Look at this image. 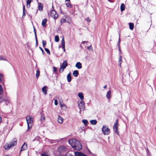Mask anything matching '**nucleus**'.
<instances>
[{"mask_svg": "<svg viewBox=\"0 0 156 156\" xmlns=\"http://www.w3.org/2000/svg\"><path fill=\"white\" fill-rule=\"evenodd\" d=\"M17 143V140L16 138H13L9 144L6 143L4 147V148L6 150H8L10 148L16 146Z\"/></svg>", "mask_w": 156, "mask_h": 156, "instance_id": "1", "label": "nucleus"}, {"mask_svg": "<svg viewBox=\"0 0 156 156\" xmlns=\"http://www.w3.org/2000/svg\"><path fill=\"white\" fill-rule=\"evenodd\" d=\"M26 119L27 123L28 129L29 130L32 126L33 122V118L31 116L29 115L26 117Z\"/></svg>", "mask_w": 156, "mask_h": 156, "instance_id": "2", "label": "nucleus"}, {"mask_svg": "<svg viewBox=\"0 0 156 156\" xmlns=\"http://www.w3.org/2000/svg\"><path fill=\"white\" fill-rule=\"evenodd\" d=\"M78 107L80 110V113L81 111H84L85 109V104L83 101H80L78 102Z\"/></svg>", "mask_w": 156, "mask_h": 156, "instance_id": "3", "label": "nucleus"}, {"mask_svg": "<svg viewBox=\"0 0 156 156\" xmlns=\"http://www.w3.org/2000/svg\"><path fill=\"white\" fill-rule=\"evenodd\" d=\"M102 131L103 134L105 135H108L110 133V129L106 126H103L102 129Z\"/></svg>", "mask_w": 156, "mask_h": 156, "instance_id": "4", "label": "nucleus"}, {"mask_svg": "<svg viewBox=\"0 0 156 156\" xmlns=\"http://www.w3.org/2000/svg\"><path fill=\"white\" fill-rule=\"evenodd\" d=\"M67 66V61H64L59 69V72L60 73H62L64 69L66 68Z\"/></svg>", "mask_w": 156, "mask_h": 156, "instance_id": "5", "label": "nucleus"}, {"mask_svg": "<svg viewBox=\"0 0 156 156\" xmlns=\"http://www.w3.org/2000/svg\"><path fill=\"white\" fill-rule=\"evenodd\" d=\"M119 125L118 124V121L117 120H116L114 125L113 126V129L114 131H115V133H117L118 135L119 134V132L118 130V127H119Z\"/></svg>", "mask_w": 156, "mask_h": 156, "instance_id": "6", "label": "nucleus"}, {"mask_svg": "<svg viewBox=\"0 0 156 156\" xmlns=\"http://www.w3.org/2000/svg\"><path fill=\"white\" fill-rule=\"evenodd\" d=\"M51 16L54 19H57L58 16V14L56 13L55 10H51Z\"/></svg>", "mask_w": 156, "mask_h": 156, "instance_id": "7", "label": "nucleus"}, {"mask_svg": "<svg viewBox=\"0 0 156 156\" xmlns=\"http://www.w3.org/2000/svg\"><path fill=\"white\" fill-rule=\"evenodd\" d=\"M67 150V148L64 146H61L58 147V151L60 153H62Z\"/></svg>", "mask_w": 156, "mask_h": 156, "instance_id": "8", "label": "nucleus"}, {"mask_svg": "<svg viewBox=\"0 0 156 156\" xmlns=\"http://www.w3.org/2000/svg\"><path fill=\"white\" fill-rule=\"evenodd\" d=\"M79 144V147H78L77 148V150L79 151L81 150L82 148V147L80 142L79 141L76 140V141L74 144L75 146L74 147H75V144Z\"/></svg>", "mask_w": 156, "mask_h": 156, "instance_id": "9", "label": "nucleus"}, {"mask_svg": "<svg viewBox=\"0 0 156 156\" xmlns=\"http://www.w3.org/2000/svg\"><path fill=\"white\" fill-rule=\"evenodd\" d=\"M76 141V139H72L69 140V144L72 146L73 147H75L74 143Z\"/></svg>", "mask_w": 156, "mask_h": 156, "instance_id": "10", "label": "nucleus"}, {"mask_svg": "<svg viewBox=\"0 0 156 156\" xmlns=\"http://www.w3.org/2000/svg\"><path fill=\"white\" fill-rule=\"evenodd\" d=\"M57 120L59 123L61 124L63 122L64 119L62 117L60 116V115H58Z\"/></svg>", "mask_w": 156, "mask_h": 156, "instance_id": "11", "label": "nucleus"}, {"mask_svg": "<svg viewBox=\"0 0 156 156\" xmlns=\"http://www.w3.org/2000/svg\"><path fill=\"white\" fill-rule=\"evenodd\" d=\"M111 91L109 90L107 92L106 94V97L109 101H110V98H111Z\"/></svg>", "mask_w": 156, "mask_h": 156, "instance_id": "12", "label": "nucleus"}, {"mask_svg": "<svg viewBox=\"0 0 156 156\" xmlns=\"http://www.w3.org/2000/svg\"><path fill=\"white\" fill-rule=\"evenodd\" d=\"M75 156H86V155L81 152L76 151L74 152Z\"/></svg>", "mask_w": 156, "mask_h": 156, "instance_id": "13", "label": "nucleus"}, {"mask_svg": "<svg viewBox=\"0 0 156 156\" xmlns=\"http://www.w3.org/2000/svg\"><path fill=\"white\" fill-rule=\"evenodd\" d=\"M27 149V144L24 143L21 147L20 152L26 150Z\"/></svg>", "mask_w": 156, "mask_h": 156, "instance_id": "14", "label": "nucleus"}, {"mask_svg": "<svg viewBox=\"0 0 156 156\" xmlns=\"http://www.w3.org/2000/svg\"><path fill=\"white\" fill-rule=\"evenodd\" d=\"M75 66L78 69H81L82 68V64L79 62H77L75 65Z\"/></svg>", "mask_w": 156, "mask_h": 156, "instance_id": "15", "label": "nucleus"}, {"mask_svg": "<svg viewBox=\"0 0 156 156\" xmlns=\"http://www.w3.org/2000/svg\"><path fill=\"white\" fill-rule=\"evenodd\" d=\"M78 96L81 100V101H83L84 99L83 94L82 92H79L78 94Z\"/></svg>", "mask_w": 156, "mask_h": 156, "instance_id": "16", "label": "nucleus"}, {"mask_svg": "<svg viewBox=\"0 0 156 156\" xmlns=\"http://www.w3.org/2000/svg\"><path fill=\"white\" fill-rule=\"evenodd\" d=\"M47 21V20L46 18H45L44 19L42 22V25L44 27H45L46 26V23Z\"/></svg>", "mask_w": 156, "mask_h": 156, "instance_id": "17", "label": "nucleus"}, {"mask_svg": "<svg viewBox=\"0 0 156 156\" xmlns=\"http://www.w3.org/2000/svg\"><path fill=\"white\" fill-rule=\"evenodd\" d=\"M67 79L68 82H70L71 80V73H69L67 75Z\"/></svg>", "mask_w": 156, "mask_h": 156, "instance_id": "18", "label": "nucleus"}, {"mask_svg": "<svg viewBox=\"0 0 156 156\" xmlns=\"http://www.w3.org/2000/svg\"><path fill=\"white\" fill-rule=\"evenodd\" d=\"M32 1V0H27V6L29 8L30 6V3Z\"/></svg>", "mask_w": 156, "mask_h": 156, "instance_id": "19", "label": "nucleus"}, {"mask_svg": "<svg viewBox=\"0 0 156 156\" xmlns=\"http://www.w3.org/2000/svg\"><path fill=\"white\" fill-rule=\"evenodd\" d=\"M79 73L78 72L77 70H74L73 73V75L74 76L77 77V76L78 75Z\"/></svg>", "mask_w": 156, "mask_h": 156, "instance_id": "20", "label": "nucleus"}, {"mask_svg": "<svg viewBox=\"0 0 156 156\" xmlns=\"http://www.w3.org/2000/svg\"><path fill=\"white\" fill-rule=\"evenodd\" d=\"M42 90L45 95L47 93V90L46 87H43L42 89Z\"/></svg>", "mask_w": 156, "mask_h": 156, "instance_id": "21", "label": "nucleus"}, {"mask_svg": "<svg viewBox=\"0 0 156 156\" xmlns=\"http://www.w3.org/2000/svg\"><path fill=\"white\" fill-rule=\"evenodd\" d=\"M10 101V98L9 97H5L4 98V101L9 103Z\"/></svg>", "mask_w": 156, "mask_h": 156, "instance_id": "22", "label": "nucleus"}, {"mask_svg": "<svg viewBox=\"0 0 156 156\" xmlns=\"http://www.w3.org/2000/svg\"><path fill=\"white\" fill-rule=\"evenodd\" d=\"M38 6L39 10H43V5L41 3H39L38 4Z\"/></svg>", "mask_w": 156, "mask_h": 156, "instance_id": "23", "label": "nucleus"}, {"mask_svg": "<svg viewBox=\"0 0 156 156\" xmlns=\"http://www.w3.org/2000/svg\"><path fill=\"white\" fill-rule=\"evenodd\" d=\"M61 44L62 48H64V47H65V41L63 37L62 39Z\"/></svg>", "mask_w": 156, "mask_h": 156, "instance_id": "24", "label": "nucleus"}, {"mask_svg": "<svg viewBox=\"0 0 156 156\" xmlns=\"http://www.w3.org/2000/svg\"><path fill=\"white\" fill-rule=\"evenodd\" d=\"M90 123L93 125L96 124L97 122V121L96 120H92L90 121Z\"/></svg>", "mask_w": 156, "mask_h": 156, "instance_id": "25", "label": "nucleus"}, {"mask_svg": "<svg viewBox=\"0 0 156 156\" xmlns=\"http://www.w3.org/2000/svg\"><path fill=\"white\" fill-rule=\"evenodd\" d=\"M129 29L133 30L134 28V24L133 23H129Z\"/></svg>", "mask_w": 156, "mask_h": 156, "instance_id": "26", "label": "nucleus"}, {"mask_svg": "<svg viewBox=\"0 0 156 156\" xmlns=\"http://www.w3.org/2000/svg\"><path fill=\"white\" fill-rule=\"evenodd\" d=\"M122 62V57L121 56H120L119 58V66L120 67L121 66V64Z\"/></svg>", "mask_w": 156, "mask_h": 156, "instance_id": "27", "label": "nucleus"}, {"mask_svg": "<svg viewBox=\"0 0 156 156\" xmlns=\"http://www.w3.org/2000/svg\"><path fill=\"white\" fill-rule=\"evenodd\" d=\"M41 120L42 122H43L45 121V117L44 115H41Z\"/></svg>", "mask_w": 156, "mask_h": 156, "instance_id": "28", "label": "nucleus"}, {"mask_svg": "<svg viewBox=\"0 0 156 156\" xmlns=\"http://www.w3.org/2000/svg\"><path fill=\"white\" fill-rule=\"evenodd\" d=\"M125 5L123 3L121 4L120 6V10H125Z\"/></svg>", "mask_w": 156, "mask_h": 156, "instance_id": "29", "label": "nucleus"}, {"mask_svg": "<svg viewBox=\"0 0 156 156\" xmlns=\"http://www.w3.org/2000/svg\"><path fill=\"white\" fill-rule=\"evenodd\" d=\"M55 41L56 42H58L59 41V38L58 35H56L55 36Z\"/></svg>", "mask_w": 156, "mask_h": 156, "instance_id": "30", "label": "nucleus"}, {"mask_svg": "<svg viewBox=\"0 0 156 156\" xmlns=\"http://www.w3.org/2000/svg\"><path fill=\"white\" fill-rule=\"evenodd\" d=\"M3 93V89L2 86L0 84V95Z\"/></svg>", "mask_w": 156, "mask_h": 156, "instance_id": "31", "label": "nucleus"}, {"mask_svg": "<svg viewBox=\"0 0 156 156\" xmlns=\"http://www.w3.org/2000/svg\"><path fill=\"white\" fill-rule=\"evenodd\" d=\"M82 122L86 126L88 123V121L86 119H83L82 120Z\"/></svg>", "mask_w": 156, "mask_h": 156, "instance_id": "32", "label": "nucleus"}, {"mask_svg": "<svg viewBox=\"0 0 156 156\" xmlns=\"http://www.w3.org/2000/svg\"><path fill=\"white\" fill-rule=\"evenodd\" d=\"M40 75V72L39 70H37V71L36 73V76L37 78H38V76Z\"/></svg>", "mask_w": 156, "mask_h": 156, "instance_id": "33", "label": "nucleus"}, {"mask_svg": "<svg viewBox=\"0 0 156 156\" xmlns=\"http://www.w3.org/2000/svg\"><path fill=\"white\" fill-rule=\"evenodd\" d=\"M66 22V20L65 19H62L60 21L61 24Z\"/></svg>", "mask_w": 156, "mask_h": 156, "instance_id": "34", "label": "nucleus"}, {"mask_svg": "<svg viewBox=\"0 0 156 156\" xmlns=\"http://www.w3.org/2000/svg\"><path fill=\"white\" fill-rule=\"evenodd\" d=\"M44 49L48 54L49 55H50V52L48 49L45 48Z\"/></svg>", "mask_w": 156, "mask_h": 156, "instance_id": "35", "label": "nucleus"}, {"mask_svg": "<svg viewBox=\"0 0 156 156\" xmlns=\"http://www.w3.org/2000/svg\"><path fill=\"white\" fill-rule=\"evenodd\" d=\"M0 60H5L6 61V58L5 57H2V56H0Z\"/></svg>", "mask_w": 156, "mask_h": 156, "instance_id": "36", "label": "nucleus"}, {"mask_svg": "<svg viewBox=\"0 0 156 156\" xmlns=\"http://www.w3.org/2000/svg\"><path fill=\"white\" fill-rule=\"evenodd\" d=\"M66 22L68 23L69 24H71L72 23L71 20L70 18L69 19L66 21Z\"/></svg>", "mask_w": 156, "mask_h": 156, "instance_id": "37", "label": "nucleus"}, {"mask_svg": "<svg viewBox=\"0 0 156 156\" xmlns=\"http://www.w3.org/2000/svg\"><path fill=\"white\" fill-rule=\"evenodd\" d=\"M42 42L43 46L44 47L46 45V41H45L44 40H43L42 41Z\"/></svg>", "mask_w": 156, "mask_h": 156, "instance_id": "38", "label": "nucleus"}, {"mask_svg": "<svg viewBox=\"0 0 156 156\" xmlns=\"http://www.w3.org/2000/svg\"><path fill=\"white\" fill-rule=\"evenodd\" d=\"M3 75L2 74H0V82H1L3 78Z\"/></svg>", "mask_w": 156, "mask_h": 156, "instance_id": "39", "label": "nucleus"}, {"mask_svg": "<svg viewBox=\"0 0 156 156\" xmlns=\"http://www.w3.org/2000/svg\"><path fill=\"white\" fill-rule=\"evenodd\" d=\"M66 5L67 7H71V5L69 3H67L66 4Z\"/></svg>", "mask_w": 156, "mask_h": 156, "instance_id": "40", "label": "nucleus"}, {"mask_svg": "<svg viewBox=\"0 0 156 156\" xmlns=\"http://www.w3.org/2000/svg\"><path fill=\"white\" fill-rule=\"evenodd\" d=\"M120 36H119V40H118V46H120Z\"/></svg>", "mask_w": 156, "mask_h": 156, "instance_id": "41", "label": "nucleus"}, {"mask_svg": "<svg viewBox=\"0 0 156 156\" xmlns=\"http://www.w3.org/2000/svg\"><path fill=\"white\" fill-rule=\"evenodd\" d=\"M79 144H75V147H73V148L74 149L77 150V148L78 147H79Z\"/></svg>", "mask_w": 156, "mask_h": 156, "instance_id": "42", "label": "nucleus"}, {"mask_svg": "<svg viewBox=\"0 0 156 156\" xmlns=\"http://www.w3.org/2000/svg\"><path fill=\"white\" fill-rule=\"evenodd\" d=\"M4 101V98L2 97H1L0 98V102H2Z\"/></svg>", "mask_w": 156, "mask_h": 156, "instance_id": "43", "label": "nucleus"}, {"mask_svg": "<svg viewBox=\"0 0 156 156\" xmlns=\"http://www.w3.org/2000/svg\"><path fill=\"white\" fill-rule=\"evenodd\" d=\"M53 72L54 73L56 72L57 71V69L56 67H53Z\"/></svg>", "mask_w": 156, "mask_h": 156, "instance_id": "44", "label": "nucleus"}, {"mask_svg": "<svg viewBox=\"0 0 156 156\" xmlns=\"http://www.w3.org/2000/svg\"><path fill=\"white\" fill-rule=\"evenodd\" d=\"M41 156H48V155L46 153H43L41 154Z\"/></svg>", "mask_w": 156, "mask_h": 156, "instance_id": "45", "label": "nucleus"}, {"mask_svg": "<svg viewBox=\"0 0 156 156\" xmlns=\"http://www.w3.org/2000/svg\"><path fill=\"white\" fill-rule=\"evenodd\" d=\"M54 103H55V105H58V102L56 100H55Z\"/></svg>", "mask_w": 156, "mask_h": 156, "instance_id": "46", "label": "nucleus"}, {"mask_svg": "<svg viewBox=\"0 0 156 156\" xmlns=\"http://www.w3.org/2000/svg\"><path fill=\"white\" fill-rule=\"evenodd\" d=\"M34 33L35 36V37H37V35H36V30L34 27Z\"/></svg>", "mask_w": 156, "mask_h": 156, "instance_id": "47", "label": "nucleus"}, {"mask_svg": "<svg viewBox=\"0 0 156 156\" xmlns=\"http://www.w3.org/2000/svg\"><path fill=\"white\" fill-rule=\"evenodd\" d=\"M66 156H73V155L69 153H67Z\"/></svg>", "mask_w": 156, "mask_h": 156, "instance_id": "48", "label": "nucleus"}, {"mask_svg": "<svg viewBox=\"0 0 156 156\" xmlns=\"http://www.w3.org/2000/svg\"><path fill=\"white\" fill-rule=\"evenodd\" d=\"M86 20L88 22H90L91 21L89 17H88L87 18Z\"/></svg>", "mask_w": 156, "mask_h": 156, "instance_id": "49", "label": "nucleus"}, {"mask_svg": "<svg viewBox=\"0 0 156 156\" xmlns=\"http://www.w3.org/2000/svg\"><path fill=\"white\" fill-rule=\"evenodd\" d=\"M61 108H62V107H66V106L64 104H61Z\"/></svg>", "mask_w": 156, "mask_h": 156, "instance_id": "50", "label": "nucleus"}, {"mask_svg": "<svg viewBox=\"0 0 156 156\" xmlns=\"http://www.w3.org/2000/svg\"><path fill=\"white\" fill-rule=\"evenodd\" d=\"M39 48L40 49V50H41V51H42V53L43 54L44 53V50H43V49H42V48L41 47H40Z\"/></svg>", "mask_w": 156, "mask_h": 156, "instance_id": "51", "label": "nucleus"}, {"mask_svg": "<svg viewBox=\"0 0 156 156\" xmlns=\"http://www.w3.org/2000/svg\"><path fill=\"white\" fill-rule=\"evenodd\" d=\"M35 37L36 39V44L37 45L38 44V41L37 40V37Z\"/></svg>", "mask_w": 156, "mask_h": 156, "instance_id": "52", "label": "nucleus"}, {"mask_svg": "<svg viewBox=\"0 0 156 156\" xmlns=\"http://www.w3.org/2000/svg\"><path fill=\"white\" fill-rule=\"evenodd\" d=\"M91 45H90V47H87V49L89 50H90L91 49Z\"/></svg>", "mask_w": 156, "mask_h": 156, "instance_id": "53", "label": "nucleus"}, {"mask_svg": "<svg viewBox=\"0 0 156 156\" xmlns=\"http://www.w3.org/2000/svg\"><path fill=\"white\" fill-rule=\"evenodd\" d=\"M109 2H110L112 3L114 2V1L113 0H108Z\"/></svg>", "mask_w": 156, "mask_h": 156, "instance_id": "54", "label": "nucleus"}, {"mask_svg": "<svg viewBox=\"0 0 156 156\" xmlns=\"http://www.w3.org/2000/svg\"><path fill=\"white\" fill-rule=\"evenodd\" d=\"M86 42H87V41H83L82 42V43L84 44H85V43H86Z\"/></svg>", "mask_w": 156, "mask_h": 156, "instance_id": "55", "label": "nucleus"}, {"mask_svg": "<svg viewBox=\"0 0 156 156\" xmlns=\"http://www.w3.org/2000/svg\"><path fill=\"white\" fill-rule=\"evenodd\" d=\"M118 47L119 50L120 51V52H121V49L120 48V46H118Z\"/></svg>", "mask_w": 156, "mask_h": 156, "instance_id": "56", "label": "nucleus"}, {"mask_svg": "<svg viewBox=\"0 0 156 156\" xmlns=\"http://www.w3.org/2000/svg\"><path fill=\"white\" fill-rule=\"evenodd\" d=\"M25 11H26V10H23V16L25 15Z\"/></svg>", "mask_w": 156, "mask_h": 156, "instance_id": "57", "label": "nucleus"}, {"mask_svg": "<svg viewBox=\"0 0 156 156\" xmlns=\"http://www.w3.org/2000/svg\"><path fill=\"white\" fill-rule=\"evenodd\" d=\"M62 48L63 49V51L65 52V47H64V48Z\"/></svg>", "mask_w": 156, "mask_h": 156, "instance_id": "58", "label": "nucleus"}, {"mask_svg": "<svg viewBox=\"0 0 156 156\" xmlns=\"http://www.w3.org/2000/svg\"><path fill=\"white\" fill-rule=\"evenodd\" d=\"M107 88V86L106 85H105V86L104 87V88H105V89Z\"/></svg>", "mask_w": 156, "mask_h": 156, "instance_id": "59", "label": "nucleus"}, {"mask_svg": "<svg viewBox=\"0 0 156 156\" xmlns=\"http://www.w3.org/2000/svg\"><path fill=\"white\" fill-rule=\"evenodd\" d=\"M25 9V7L24 6H23V10H24Z\"/></svg>", "mask_w": 156, "mask_h": 156, "instance_id": "60", "label": "nucleus"}, {"mask_svg": "<svg viewBox=\"0 0 156 156\" xmlns=\"http://www.w3.org/2000/svg\"><path fill=\"white\" fill-rule=\"evenodd\" d=\"M5 156H11L10 155H6Z\"/></svg>", "mask_w": 156, "mask_h": 156, "instance_id": "61", "label": "nucleus"}, {"mask_svg": "<svg viewBox=\"0 0 156 156\" xmlns=\"http://www.w3.org/2000/svg\"><path fill=\"white\" fill-rule=\"evenodd\" d=\"M70 0H66V1H69V2Z\"/></svg>", "mask_w": 156, "mask_h": 156, "instance_id": "62", "label": "nucleus"}, {"mask_svg": "<svg viewBox=\"0 0 156 156\" xmlns=\"http://www.w3.org/2000/svg\"><path fill=\"white\" fill-rule=\"evenodd\" d=\"M94 156H96V155H94Z\"/></svg>", "mask_w": 156, "mask_h": 156, "instance_id": "63", "label": "nucleus"}]
</instances>
